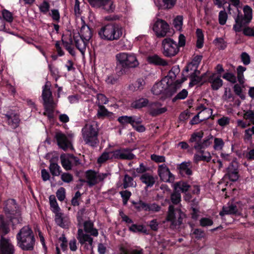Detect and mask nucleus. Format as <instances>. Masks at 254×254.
<instances>
[{
	"label": "nucleus",
	"instance_id": "nucleus-49",
	"mask_svg": "<svg viewBox=\"0 0 254 254\" xmlns=\"http://www.w3.org/2000/svg\"><path fill=\"white\" fill-rule=\"evenodd\" d=\"M190 82L189 84L190 87H192L194 85L201 82V78L194 73H191L189 76Z\"/></svg>",
	"mask_w": 254,
	"mask_h": 254
},
{
	"label": "nucleus",
	"instance_id": "nucleus-32",
	"mask_svg": "<svg viewBox=\"0 0 254 254\" xmlns=\"http://www.w3.org/2000/svg\"><path fill=\"white\" fill-rule=\"evenodd\" d=\"M85 175L87 179V183L90 187L95 186L98 183L97 175L94 170H87L85 173Z\"/></svg>",
	"mask_w": 254,
	"mask_h": 254
},
{
	"label": "nucleus",
	"instance_id": "nucleus-37",
	"mask_svg": "<svg viewBox=\"0 0 254 254\" xmlns=\"http://www.w3.org/2000/svg\"><path fill=\"white\" fill-rule=\"evenodd\" d=\"M211 158L210 152L207 151L205 152V155L195 154L193 156V162L195 164H198L201 161L209 163L210 162Z\"/></svg>",
	"mask_w": 254,
	"mask_h": 254
},
{
	"label": "nucleus",
	"instance_id": "nucleus-13",
	"mask_svg": "<svg viewBox=\"0 0 254 254\" xmlns=\"http://www.w3.org/2000/svg\"><path fill=\"white\" fill-rule=\"evenodd\" d=\"M90 5L95 8H101L108 13L114 11L116 6L112 0H87Z\"/></svg>",
	"mask_w": 254,
	"mask_h": 254
},
{
	"label": "nucleus",
	"instance_id": "nucleus-61",
	"mask_svg": "<svg viewBox=\"0 0 254 254\" xmlns=\"http://www.w3.org/2000/svg\"><path fill=\"white\" fill-rule=\"evenodd\" d=\"M151 159L156 163H164L166 161L165 157L164 156L158 155L155 154L151 155Z\"/></svg>",
	"mask_w": 254,
	"mask_h": 254
},
{
	"label": "nucleus",
	"instance_id": "nucleus-47",
	"mask_svg": "<svg viewBox=\"0 0 254 254\" xmlns=\"http://www.w3.org/2000/svg\"><path fill=\"white\" fill-rule=\"evenodd\" d=\"M214 137L211 134L209 135L206 137L201 142V149H205L209 146L213 142Z\"/></svg>",
	"mask_w": 254,
	"mask_h": 254
},
{
	"label": "nucleus",
	"instance_id": "nucleus-34",
	"mask_svg": "<svg viewBox=\"0 0 254 254\" xmlns=\"http://www.w3.org/2000/svg\"><path fill=\"white\" fill-rule=\"evenodd\" d=\"M214 75L212 74L209 77L208 82L211 84L212 89L216 91L222 86L223 81L220 76L214 78Z\"/></svg>",
	"mask_w": 254,
	"mask_h": 254
},
{
	"label": "nucleus",
	"instance_id": "nucleus-3",
	"mask_svg": "<svg viewBox=\"0 0 254 254\" xmlns=\"http://www.w3.org/2000/svg\"><path fill=\"white\" fill-rule=\"evenodd\" d=\"M123 30L120 24L113 22L102 26L98 34L102 40L112 41L118 40L122 37Z\"/></svg>",
	"mask_w": 254,
	"mask_h": 254
},
{
	"label": "nucleus",
	"instance_id": "nucleus-6",
	"mask_svg": "<svg viewBox=\"0 0 254 254\" xmlns=\"http://www.w3.org/2000/svg\"><path fill=\"white\" fill-rule=\"evenodd\" d=\"M42 98L43 101V106L45 110L44 115L48 117L49 119L53 118L54 110L55 108L52 93L49 86L45 84L43 87Z\"/></svg>",
	"mask_w": 254,
	"mask_h": 254
},
{
	"label": "nucleus",
	"instance_id": "nucleus-46",
	"mask_svg": "<svg viewBox=\"0 0 254 254\" xmlns=\"http://www.w3.org/2000/svg\"><path fill=\"white\" fill-rule=\"evenodd\" d=\"M222 78L231 83L235 84L237 82V77L234 73L226 72L222 76Z\"/></svg>",
	"mask_w": 254,
	"mask_h": 254
},
{
	"label": "nucleus",
	"instance_id": "nucleus-5",
	"mask_svg": "<svg viewBox=\"0 0 254 254\" xmlns=\"http://www.w3.org/2000/svg\"><path fill=\"white\" fill-rule=\"evenodd\" d=\"M167 78H163L159 82L155 83L151 88V93L154 95H160V99L165 101L171 98L176 93L177 90L175 85H169L167 84Z\"/></svg>",
	"mask_w": 254,
	"mask_h": 254
},
{
	"label": "nucleus",
	"instance_id": "nucleus-22",
	"mask_svg": "<svg viewBox=\"0 0 254 254\" xmlns=\"http://www.w3.org/2000/svg\"><path fill=\"white\" fill-rule=\"evenodd\" d=\"M204 133L201 130L198 132H194L190 135L189 142L192 148L194 149H201V142L203 137Z\"/></svg>",
	"mask_w": 254,
	"mask_h": 254
},
{
	"label": "nucleus",
	"instance_id": "nucleus-58",
	"mask_svg": "<svg viewBox=\"0 0 254 254\" xmlns=\"http://www.w3.org/2000/svg\"><path fill=\"white\" fill-rule=\"evenodd\" d=\"M56 195L59 200L62 201L65 197V190L64 188L61 187L56 192Z\"/></svg>",
	"mask_w": 254,
	"mask_h": 254
},
{
	"label": "nucleus",
	"instance_id": "nucleus-45",
	"mask_svg": "<svg viewBox=\"0 0 254 254\" xmlns=\"http://www.w3.org/2000/svg\"><path fill=\"white\" fill-rule=\"evenodd\" d=\"M129 230L134 233L142 232L147 234V231L142 225L133 224L129 227Z\"/></svg>",
	"mask_w": 254,
	"mask_h": 254
},
{
	"label": "nucleus",
	"instance_id": "nucleus-42",
	"mask_svg": "<svg viewBox=\"0 0 254 254\" xmlns=\"http://www.w3.org/2000/svg\"><path fill=\"white\" fill-rule=\"evenodd\" d=\"M171 200L174 205L178 204L181 201V194L179 190L174 189L173 191L171 194Z\"/></svg>",
	"mask_w": 254,
	"mask_h": 254
},
{
	"label": "nucleus",
	"instance_id": "nucleus-63",
	"mask_svg": "<svg viewBox=\"0 0 254 254\" xmlns=\"http://www.w3.org/2000/svg\"><path fill=\"white\" fill-rule=\"evenodd\" d=\"M50 7L49 2L44 0L39 6V9L41 12L46 14L49 11Z\"/></svg>",
	"mask_w": 254,
	"mask_h": 254
},
{
	"label": "nucleus",
	"instance_id": "nucleus-19",
	"mask_svg": "<svg viewBox=\"0 0 254 254\" xmlns=\"http://www.w3.org/2000/svg\"><path fill=\"white\" fill-rule=\"evenodd\" d=\"M221 216L225 215H232L236 216H240L242 215L241 210L237 206V202L228 203L227 206H224L222 211L219 213Z\"/></svg>",
	"mask_w": 254,
	"mask_h": 254
},
{
	"label": "nucleus",
	"instance_id": "nucleus-28",
	"mask_svg": "<svg viewBox=\"0 0 254 254\" xmlns=\"http://www.w3.org/2000/svg\"><path fill=\"white\" fill-rule=\"evenodd\" d=\"M225 176L227 177L230 181L232 182L237 181L239 177L237 166L234 165V163L231 162L226 169Z\"/></svg>",
	"mask_w": 254,
	"mask_h": 254
},
{
	"label": "nucleus",
	"instance_id": "nucleus-41",
	"mask_svg": "<svg viewBox=\"0 0 254 254\" xmlns=\"http://www.w3.org/2000/svg\"><path fill=\"white\" fill-rule=\"evenodd\" d=\"M247 69V68L243 66L242 65H239L236 69L237 70V74L236 76L238 79V81H239L240 84H243L245 83V77L244 75V72Z\"/></svg>",
	"mask_w": 254,
	"mask_h": 254
},
{
	"label": "nucleus",
	"instance_id": "nucleus-56",
	"mask_svg": "<svg viewBox=\"0 0 254 254\" xmlns=\"http://www.w3.org/2000/svg\"><path fill=\"white\" fill-rule=\"evenodd\" d=\"M233 89L235 93L239 96L241 99L244 100L245 99V96L242 93V89L239 84H235Z\"/></svg>",
	"mask_w": 254,
	"mask_h": 254
},
{
	"label": "nucleus",
	"instance_id": "nucleus-8",
	"mask_svg": "<svg viewBox=\"0 0 254 254\" xmlns=\"http://www.w3.org/2000/svg\"><path fill=\"white\" fill-rule=\"evenodd\" d=\"M244 14L238 13L235 18V24L233 29L236 32H240L242 28L249 24L252 19V9L248 5H245L243 8Z\"/></svg>",
	"mask_w": 254,
	"mask_h": 254
},
{
	"label": "nucleus",
	"instance_id": "nucleus-11",
	"mask_svg": "<svg viewBox=\"0 0 254 254\" xmlns=\"http://www.w3.org/2000/svg\"><path fill=\"white\" fill-rule=\"evenodd\" d=\"M72 134L66 135L62 132H58L56 133L55 139L59 147L64 151L68 150L74 149L72 144Z\"/></svg>",
	"mask_w": 254,
	"mask_h": 254
},
{
	"label": "nucleus",
	"instance_id": "nucleus-25",
	"mask_svg": "<svg viewBox=\"0 0 254 254\" xmlns=\"http://www.w3.org/2000/svg\"><path fill=\"white\" fill-rule=\"evenodd\" d=\"M161 106L162 104L158 101L150 103L149 102L148 107L150 109V115L153 117H156L166 112L167 111L166 108H158Z\"/></svg>",
	"mask_w": 254,
	"mask_h": 254
},
{
	"label": "nucleus",
	"instance_id": "nucleus-7",
	"mask_svg": "<svg viewBox=\"0 0 254 254\" xmlns=\"http://www.w3.org/2000/svg\"><path fill=\"white\" fill-rule=\"evenodd\" d=\"M82 133L83 140L86 144L92 147L97 146L99 141L98 138L99 131L96 126L86 125L82 129Z\"/></svg>",
	"mask_w": 254,
	"mask_h": 254
},
{
	"label": "nucleus",
	"instance_id": "nucleus-2",
	"mask_svg": "<svg viewBox=\"0 0 254 254\" xmlns=\"http://www.w3.org/2000/svg\"><path fill=\"white\" fill-rule=\"evenodd\" d=\"M117 64V74L122 75L127 74L129 69L135 68L139 65L135 54L133 53H121L116 55Z\"/></svg>",
	"mask_w": 254,
	"mask_h": 254
},
{
	"label": "nucleus",
	"instance_id": "nucleus-1",
	"mask_svg": "<svg viewBox=\"0 0 254 254\" xmlns=\"http://www.w3.org/2000/svg\"><path fill=\"white\" fill-rule=\"evenodd\" d=\"M17 246L22 251H32L34 249L36 238L32 228L25 225L16 235Z\"/></svg>",
	"mask_w": 254,
	"mask_h": 254
},
{
	"label": "nucleus",
	"instance_id": "nucleus-53",
	"mask_svg": "<svg viewBox=\"0 0 254 254\" xmlns=\"http://www.w3.org/2000/svg\"><path fill=\"white\" fill-rule=\"evenodd\" d=\"M228 18V15L225 10H221L219 13L218 21L219 23L221 25H224L226 24Z\"/></svg>",
	"mask_w": 254,
	"mask_h": 254
},
{
	"label": "nucleus",
	"instance_id": "nucleus-20",
	"mask_svg": "<svg viewBox=\"0 0 254 254\" xmlns=\"http://www.w3.org/2000/svg\"><path fill=\"white\" fill-rule=\"evenodd\" d=\"M153 29L158 36L164 37L169 32L170 26L166 21L158 19L154 24Z\"/></svg>",
	"mask_w": 254,
	"mask_h": 254
},
{
	"label": "nucleus",
	"instance_id": "nucleus-40",
	"mask_svg": "<svg viewBox=\"0 0 254 254\" xmlns=\"http://www.w3.org/2000/svg\"><path fill=\"white\" fill-rule=\"evenodd\" d=\"M136 183L134 182L133 178L128 174H125L123 179V188L126 189L129 187H135Z\"/></svg>",
	"mask_w": 254,
	"mask_h": 254
},
{
	"label": "nucleus",
	"instance_id": "nucleus-9",
	"mask_svg": "<svg viewBox=\"0 0 254 254\" xmlns=\"http://www.w3.org/2000/svg\"><path fill=\"white\" fill-rule=\"evenodd\" d=\"M17 218H9L0 215V237H4L10 231V227L11 226L13 230L16 229V225L20 222V219Z\"/></svg>",
	"mask_w": 254,
	"mask_h": 254
},
{
	"label": "nucleus",
	"instance_id": "nucleus-38",
	"mask_svg": "<svg viewBox=\"0 0 254 254\" xmlns=\"http://www.w3.org/2000/svg\"><path fill=\"white\" fill-rule=\"evenodd\" d=\"M49 166L50 172L53 176V179H54L55 176H59L62 172L61 167L57 163L53 162L51 160Z\"/></svg>",
	"mask_w": 254,
	"mask_h": 254
},
{
	"label": "nucleus",
	"instance_id": "nucleus-21",
	"mask_svg": "<svg viewBox=\"0 0 254 254\" xmlns=\"http://www.w3.org/2000/svg\"><path fill=\"white\" fill-rule=\"evenodd\" d=\"M14 246L9 239L1 236L0 240V254H14Z\"/></svg>",
	"mask_w": 254,
	"mask_h": 254
},
{
	"label": "nucleus",
	"instance_id": "nucleus-33",
	"mask_svg": "<svg viewBox=\"0 0 254 254\" xmlns=\"http://www.w3.org/2000/svg\"><path fill=\"white\" fill-rule=\"evenodd\" d=\"M97 106L98 107L97 113L98 119H103L105 118H111L114 115V114L109 111L104 105L98 104Z\"/></svg>",
	"mask_w": 254,
	"mask_h": 254
},
{
	"label": "nucleus",
	"instance_id": "nucleus-26",
	"mask_svg": "<svg viewBox=\"0 0 254 254\" xmlns=\"http://www.w3.org/2000/svg\"><path fill=\"white\" fill-rule=\"evenodd\" d=\"M177 0H154V3L159 9L170 10L176 4Z\"/></svg>",
	"mask_w": 254,
	"mask_h": 254
},
{
	"label": "nucleus",
	"instance_id": "nucleus-36",
	"mask_svg": "<svg viewBox=\"0 0 254 254\" xmlns=\"http://www.w3.org/2000/svg\"><path fill=\"white\" fill-rule=\"evenodd\" d=\"M79 38L78 36H73L74 42L76 48L82 54H83L85 49L86 46L88 44L87 42L84 41L82 39Z\"/></svg>",
	"mask_w": 254,
	"mask_h": 254
},
{
	"label": "nucleus",
	"instance_id": "nucleus-62",
	"mask_svg": "<svg viewBox=\"0 0 254 254\" xmlns=\"http://www.w3.org/2000/svg\"><path fill=\"white\" fill-rule=\"evenodd\" d=\"M200 225L202 227L211 226L213 224L212 220L210 218L203 217L199 221Z\"/></svg>",
	"mask_w": 254,
	"mask_h": 254
},
{
	"label": "nucleus",
	"instance_id": "nucleus-23",
	"mask_svg": "<svg viewBox=\"0 0 254 254\" xmlns=\"http://www.w3.org/2000/svg\"><path fill=\"white\" fill-rule=\"evenodd\" d=\"M85 42L88 43L92 36V29L85 24L84 20L82 21V25L80 28V32L77 33V35Z\"/></svg>",
	"mask_w": 254,
	"mask_h": 254
},
{
	"label": "nucleus",
	"instance_id": "nucleus-14",
	"mask_svg": "<svg viewBox=\"0 0 254 254\" xmlns=\"http://www.w3.org/2000/svg\"><path fill=\"white\" fill-rule=\"evenodd\" d=\"M61 164L63 167L66 170H71L73 167L79 165L81 163L80 159L72 154H68L67 155L63 154L60 156Z\"/></svg>",
	"mask_w": 254,
	"mask_h": 254
},
{
	"label": "nucleus",
	"instance_id": "nucleus-59",
	"mask_svg": "<svg viewBox=\"0 0 254 254\" xmlns=\"http://www.w3.org/2000/svg\"><path fill=\"white\" fill-rule=\"evenodd\" d=\"M145 84V81L143 78H138L134 83V88L140 91L143 89Z\"/></svg>",
	"mask_w": 254,
	"mask_h": 254
},
{
	"label": "nucleus",
	"instance_id": "nucleus-44",
	"mask_svg": "<svg viewBox=\"0 0 254 254\" xmlns=\"http://www.w3.org/2000/svg\"><path fill=\"white\" fill-rule=\"evenodd\" d=\"M131 203L134 208L137 211H140L142 210L146 211L147 210V203L144 202V201L139 200L138 202H136L134 200L131 201Z\"/></svg>",
	"mask_w": 254,
	"mask_h": 254
},
{
	"label": "nucleus",
	"instance_id": "nucleus-16",
	"mask_svg": "<svg viewBox=\"0 0 254 254\" xmlns=\"http://www.w3.org/2000/svg\"><path fill=\"white\" fill-rule=\"evenodd\" d=\"M157 173L161 181L169 183H173L175 180V176L170 171L165 164L159 165L158 167Z\"/></svg>",
	"mask_w": 254,
	"mask_h": 254
},
{
	"label": "nucleus",
	"instance_id": "nucleus-31",
	"mask_svg": "<svg viewBox=\"0 0 254 254\" xmlns=\"http://www.w3.org/2000/svg\"><path fill=\"white\" fill-rule=\"evenodd\" d=\"M148 63L151 64L165 66L168 65L167 62L157 55L149 56L147 58Z\"/></svg>",
	"mask_w": 254,
	"mask_h": 254
},
{
	"label": "nucleus",
	"instance_id": "nucleus-27",
	"mask_svg": "<svg viewBox=\"0 0 254 254\" xmlns=\"http://www.w3.org/2000/svg\"><path fill=\"white\" fill-rule=\"evenodd\" d=\"M117 121L123 126H125L127 124H130L132 126V125L133 124L138 125L141 123V121L140 118H138L136 116H122L119 117L118 118Z\"/></svg>",
	"mask_w": 254,
	"mask_h": 254
},
{
	"label": "nucleus",
	"instance_id": "nucleus-64",
	"mask_svg": "<svg viewBox=\"0 0 254 254\" xmlns=\"http://www.w3.org/2000/svg\"><path fill=\"white\" fill-rule=\"evenodd\" d=\"M61 179L63 182L69 183L73 180V176L69 173H63L61 174Z\"/></svg>",
	"mask_w": 254,
	"mask_h": 254
},
{
	"label": "nucleus",
	"instance_id": "nucleus-30",
	"mask_svg": "<svg viewBox=\"0 0 254 254\" xmlns=\"http://www.w3.org/2000/svg\"><path fill=\"white\" fill-rule=\"evenodd\" d=\"M148 104L149 100L148 99L142 97H139L131 102L130 107L134 109H141L148 107Z\"/></svg>",
	"mask_w": 254,
	"mask_h": 254
},
{
	"label": "nucleus",
	"instance_id": "nucleus-29",
	"mask_svg": "<svg viewBox=\"0 0 254 254\" xmlns=\"http://www.w3.org/2000/svg\"><path fill=\"white\" fill-rule=\"evenodd\" d=\"M6 118V122L7 124L11 127L12 129H15L19 125L20 119L18 114L15 113H7L5 115Z\"/></svg>",
	"mask_w": 254,
	"mask_h": 254
},
{
	"label": "nucleus",
	"instance_id": "nucleus-24",
	"mask_svg": "<svg viewBox=\"0 0 254 254\" xmlns=\"http://www.w3.org/2000/svg\"><path fill=\"white\" fill-rule=\"evenodd\" d=\"M157 179V177H154L149 173H146L142 174L139 178V180L141 182L145 185L144 188L145 190L153 187L155 184Z\"/></svg>",
	"mask_w": 254,
	"mask_h": 254
},
{
	"label": "nucleus",
	"instance_id": "nucleus-12",
	"mask_svg": "<svg viewBox=\"0 0 254 254\" xmlns=\"http://www.w3.org/2000/svg\"><path fill=\"white\" fill-rule=\"evenodd\" d=\"M163 54L165 57H172L178 53L179 48L178 44L170 38L164 39L162 41Z\"/></svg>",
	"mask_w": 254,
	"mask_h": 254
},
{
	"label": "nucleus",
	"instance_id": "nucleus-60",
	"mask_svg": "<svg viewBox=\"0 0 254 254\" xmlns=\"http://www.w3.org/2000/svg\"><path fill=\"white\" fill-rule=\"evenodd\" d=\"M50 15L52 17L53 20L55 21L59 22L60 19V14L58 9H53L51 10Z\"/></svg>",
	"mask_w": 254,
	"mask_h": 254
},
{
	"label": "nucleus",
	"instance_id": "nucleus-15",
	"mask_svg": "<svg viewBox=\"0 0 254 254\" xmlns=\"http://www.w3.org/2000/svg\"><path fill=\"white\" fill-rule=\"evenodd\" d=\"M183 215L180 209L175 210L173 205H170L166 220L171 222L173 225L180 226L183 223Z\"/></svg>",
	"mask_w": 254,
	"mask_h": 254
},
{
	"label": "nucleus",
	"instance_id": "nucleus-17",
	"mask_svg": "<svg viewBox=\"0 0 254 254\" xmlns=\"http://www.w3.org/2000/svg\"><path fill=\"white\" fill-rule=\"evenodd\" d=\"M176 171L179 176L182 177H190L193 174L192 164L190 161H184L176 165Z\"/></svg>",
	"mask_w": 254,
	"mask_h": 254
},
{
	"label": "nucleus",
	"instance_id": "nucleus-18",
	"mask_svg": "<svg viewBox=\"0 0 254 254\" xmlns=\"http://www.w3.org/2000/svg\"><path fill=\"white\" fill-rule=\"evenodd\" d=\"M77 239L81 245H84L85 249L87 250L92 249L93 238L89 235L84 234L82 229H78Z\"/></svg>",
	"mask_w": 254,
	"mask_h": 254
},
{
	"label": "nucleus",
	"instance_id": "nucleus-4",
	"mask_svg": "<svg viewBox=\"0 0 254 254\" xmlns=\"http://www.w3.org/2000/svg\"><path fill=\"white\" fill-rule=\"evenodd\" d=\"M129 148L116 149L110 152H104L97 159V163L102 164L108 160L120 159L131 160L135 159L136 156L131 152Z\"/></svg>",
	"mask_w": 254,
	"mask_h": 254
},
{
	"label": "nucleus",
	"instance_id": "nucleus-48",
	"mask_svg": "<svg viewBox=\"0 0 254 254\" xmlns=\"http://www.w3.org/2000/svg\"><path fill=\"white\" fill-rule=\"evenodd\" d=\"M188 95V91L184 89L179 92L173 99L172 102L175 103L178 100H184L186 99Z\"/></svg>",
	"mask_w": 254,
	"mask_h": 254
},
{
	"label": "nucleus",
	"instance_id": "nucleus-35",
	"mask_svg": "<svg viewBox=\"0 0 254 254\" xmlns=\"http://www.w3.org/2000/svg\"><path fill=\"white\" fill-rule=\"evenodd\" d=\"M190 187L188 182L183 180L177 182L174 185V189L179 190L180 192L182 193L187 192Z\"/></svg>",
	"mask_w": 254,
	"mask_h": 254
},
{
	"label": "nucleus",
	"instance_id": "nucleus-52",
	"mask_svg": "<svg viewBox=\"0 0 254 254\" xmlns=\"http://www.w3.org/2000/svg\"><path fill=\"white\" fill-rule=\"evenodd\" d=\"M146 211H151L153 212H158L161 209V207L155 202L152 203H147Z\"/></svg>",
	"mask_w": 254,
	"mask_h": 254
},
{
	"label": "nucleus",
	"instance_id": "nucleus-43",
	"mask_svg": "<svg viewBox=\"0 0 254 254\" xmlns=\"http://www.w3.org/2000/svg\"><path fill=\"white\" fill-rule=\"evenodd\" d=\"M173 24L174 28L177 31L181 32L182 30V26L183 24V16L182 15H177L174 19Z\"/></svg>",
	"mask_w": 254,
	"mask_h": 254
},
{
	"label": "nucleus",
	"instance_id": "nucleus-10",
	"mask_svg": "<svg viewBox=\"0 0 254 254\" xmlns=\"http://www.w3.org/2000/svg\"><path fill=\"white\" fill-rule=\"evenodd\" d=\"M3 211L6 216L9 218H17L22 221L20 211L18 209V205L14 199H8L4 202Z\"/></svg>",
	"mask_w": 254,
	"mask_h": 254
},
{
	"label": "nucleus",
	"instance_id": "nucleus-51",
	"mask_svg": "<svg viewBox=\"0 0 254 254\" xmlns=\"http://www.w3.org/2000/svg\"><path fill=\"white\" fill-rule=\"evenodd\" d=\"M49 201L50 206L52 208V211L56 210L57 211L59 210H61V208L58 205L56 197L54 195H51L49 196Z\"/></svg>",
	"mask_w": 254,
	"mask_h": 254
},
{
	"label": "nucleus",
	"instance_id": "nucleus-57",
	"mask_svg": "<svg viewBox=\"0 0 254 254\" xmlns=\"http://www.w3.org/2000/svg\"><path fill=\"white\" fill-rule=\"evenodd\" d=\"M214 41L220 50H224L227 47V43L222 38H217Z\"/></svg>",
	"mask_w": 254,
	"mask_h": 254
},
{
	"label": "nucleus",
	"instance_id": "nucleus-39",
	"mask_svg": "<svg viewBox=\"0 0 254 254\" xmlns=\"http://www.w3.org/2000/svg\"><path fill=\"white\" fill-rule=\"evenodd\" d=\"M61 210L58 211L52 210V212L55 214V220L56 223L63 228H66V225L64 221L63 215L64 214L60 212Z\"/></svg>",
	"mask_w": 254,
	"mask_h": 254
},
{
	"label": "nucleus",
	"instance_id": "nucleus-50",
	"mask_svg": "<svg viewBox=\"0 0 254 254\" xmlns=\"http://www.w3.org/2000/svg\"><path fill=\"white\" fill-rule=\"evenodd\" d=\"M191 234L194 235V238L197 240H200L202 238H204L205 236V233L204 231L199 228L192 229Z\"/></svg>",
	"mask_w": 254,
	"mask_h": 254
},
{
	"label": "nucleus",
	"instance_id": "nucleus-54",
	"mask_svg": "<svg viewBox=\"0 0 254 254\" xmlns=\"http://www.w3.org/2000/svg\"><path fill=\"white\" fill-rule=\"evenodd\" d=\"M213 140L214 149L217 150H221L224 145V142L223 141V139L221 138L215 137L214 138Z\"/></svg>",
	"mask_w": 254,
	"mask_h": 254
},
{
	"label": "nucleus",
	"instance_id": "nucleus-55",
	"mask_svg": "<svg viewBox=\"0 0 254 254\" xmlns=\"http://www.w3.org/2000/svg\"><path fill=\"white\" fill-rule=\"evenodd\" d=\"M2 19L8 22H11L13 20L12 14L6 9L2 11Z\"/></svg>",
	"mask_w": 254,
	"mask_h": 254
}]
</instances>
